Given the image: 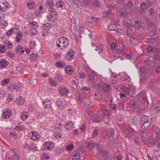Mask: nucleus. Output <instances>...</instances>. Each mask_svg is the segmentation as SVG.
<instances>
[{
    "mask_svg": "<svg viewBox=\"0 0 160 160\" xmlns=\"http://www.w3.org/2000/svg\"><path fill=\"white\" fill-rule=\"evenodd\" d=\"M95 143H89L87 145V147L89 149H93L95 148Z\"/></svg>",
    "mask_w": 160,
    "mask_h": 160,
    "instance_id": "nucleus-43",
    "label": "nucleus"
},
{
    "mask_svg": "<svg viewBox=\"0 0 160 160\" xmlns=\"http://www.w3.org/2000/svg\"><path fill=\"white\" fill-rule=\"evenodd\" d=\"M68 43V40L66 37H63L59 38L58 41L56 42L57 46L61 49L67 48Z\"/></svg>",
    "mask_w": 160,
    "mask_h": 160,
    "instance_id": "nucleus-1",
    "label": "nucleus"
},
{
    "mask_svg": "<svg viewBox=\"0 0 160 160\" xmlns=\"http://www.w3.org/2000/svg\"><path fill=\"white\" fill-rule=\"evenodd\" d=\"M55 65L57 67L62 68L64 66L65 64L63 62H58L56 63Z\"/></svg>",
    "mask_w": 160,
    "mask_h": 160,
    "instance_id": "nucleus-37",
    "label": "nucleus"
},
{
    "mask_svg": "<svg viewBox=\"0 0 160 160\" xmlns=\"http://www.w3.org/2000/svg\"><path fill=\"white\" fill-rule=\"evenodd\" d=\"M43 12L40 11L38 10H36L35 12V15L37 17H39L40 16Z\"/></svg>",
    "mask_w": 160,
    "mask_h": 160,
    "instance_id": "nucleus-59",
    "label": "nucleus"
},
{
    "mask_svg": "<svg viewBox=\"0 0 160 160\" xmlns=\"http://www.w3.org/2000/svg\"><path fill=\"white\" fill-rule=\"evenodd\" d=\"M84 68L85 70L87 73V75L89 77V79L92 81L96 82V81L95 78L96 76V74L89 67L85 66Z\"/></svg>",
    "mask_w": 160,
    "mask_h": 160,
    "instance_id": "nucleus-2",
    "label": "nucleus"
},
{
    "mask_svg": "<svg viewBox=\"0 0 160 160\" xmlns=\"http://www.w3.org/2000/svg\"><path fill=\"white\" fill-rule=\"evenodd\" d=\"M148 160H156V156L154 157L151 154L148 155Z\"/></svg>",
    "mask_w": 160,
    "mask_h": 160,
    "instance_id": "nucleus-55",
    "label": "nucleus"
},
{
    "mask_svg": "<svg viewBox=\"0 0 160 160\" xmlns=\"http://www.w3.org/2000/svg\"><path fill=\"white\" fill-rule=\"evenodd\" d=\"M22 34H19L18 33L16 36V39L17 40H16L18 42H20L21 40L22 39Z\"/></svg>",
    "mask_w": 160,
    "mask_h": 160,
    "instance_id": "nucleus-46",
    "label": "nucleus"
},
{
    "mask_svg": "<svg viewBox=\"0 0 160 160\" xmlns=\"http://www.w3.org/2000/svg\"><path fill=\"white\" fill-rule=\"evenodd\" d=\"M53 143L50 142H46L44 144V148L45 149L51 150L53 148Z\"/></svg>",
    "mask_w": 160,
    "mask_h": 160,
    "instance_id": "nucleus-9",
    "label": "nucleus"
},
{
    "mask_svg": "<svg viewBox=\"0 0 160 160\" xmlns=\"http://www.w3.org/2000/svg\"><path fill=\"white\" fill-rule=\"evenodd\" d=\"M132 28H129L127 31V35L129 37H131L132 35V33L131 32Z\"/></svg>",
    "mask_w": 160,
    "mask_h": 160,
    "instance_id": "nucleus-52",
    "label": "nucleus"
},
{
    "mask_svg": "<svg viewBox=\"0 0 160 160\" xmlns=\"http://www.w3.org/2000/svg\"><path fill=\"white\" fill-rule=\"evenodd\" d=\"M136 132L132 127L130 126L129 128H126L125 129L124 132L126 134V136H128L133 134Z\"/></svg>",
    "mask_w": 160,
    "mask_h": 160,
    "instance_id": "nucleus-5",
    "label": "nucleus"
},
{
    "mask_svg": "<svg viewBox=\"0 0 160 160\" xmlns=\"http://www.w3.org/2000/svg\"><path fill=\"white\" fill-rule=\"evenodd\" d=\"M141 25L142 24L141 22L139 21H136L134 24V26L135 28L139 29V28L141 27Z\"/></svg>",
    "mask_w": 160,
    "mask_h": 160,
    "instance_id": "nucleus-34",
    "label": "nucleus"
},
{
    "mask_svg": "<svg viewBox=\"0 0 160 160\" xmlns=\"http://www.w3.org/2000/svg\"><path fill=\"white\" fill-rule=\"evenodd\" d=\"M16 102L19 105L22 104L24 102L23 97L20 96L16 99Z\"/></svg>",
    "mask_w": 160,
    "mask_h": 160,
    "instance_id": "nucleus-19",
    "label": "nucleus"
},
{
    "mask_svg": "<svg viewBox=\"0 0 160 160\" xmlns=\"http://www.w3.org/2000/svg\"><path fill=\"white\" fill-rule=\"evenodd\" d=\"M57 15V12H51L48 14V18L50 21L54 20L56 18Z\"/></svg>",
    "mask_w": 160,
    "mask_h": 160,
    "instance_id": "nucleus-11",
    "label": "nucleus"
},
{
    "mask_svg": "<svg viewBox=\"0 0 160 160\" xmlns=\"http://www.w3.org/2000/svg\"><path fill=\"white\" fill-rule=\"evenodd\" d=\"M83 104L86 106L89 105L91 104V101L87 98H83L82 99Z\"/></svg>",
    "mask_w": 160,
    "mask_h": 160,
    "instance_id": "nucleus-24",
    "label": "nucleus"
},
{
    "mask_svg": "<svg viewBox=\"0 0 160 160\" xmlns=\"http://www.w3.org/2000/svg\"><path fill=\"white\" fill-rule=\"evenodd\" d=\"M103 119V116L102 115H98L97 116L96 121L97 122H99L102 121Z\"/></svg>",
    "mask_w": 160,
    "mask_h": 160,
    "instance_id": "nucleus-42",
    "label": "nucleus"
},
{
    "mask_svg": "<svg viewBox=\"0 0 160 160\" xmlns=\"http://www.w3.org/2000/svg\"><path fill=\"white\" fill-rule=\"evenodd\" d=\"M138 98L139 100L142 102L147 103L148 100L146 92L144 91L140 92L138 96Z\"/></svg>",
    "mask_w": 160,
    "mask_h": 160,
    "instance_id": "nucleus-3",
    "label": "nucleus"
},
{
    "mask_svg": "<svg viewBox=\"0 0 160 160\" xmlns=\"http://www.w3.org/2000/svg\"><path fill=\"white\" fill-rule=\"evenodd\" d=\"M4 46L5 47H7L8 48H11V47H12V44L11 42L7 40L6 41H4Z\"/></svg>",
    "mask_w": 160,
    "mask_h": 160,
    "instance_id": "nucleus-23",
    "label": "nucleus"
},
{
    "mask_svg": "<svg viewBox=\"0 0 160 160\" xmlns=\"http://www.w3.org/2000/svg\"><path fill=\"white\" fill-rule=\"evenodd\" d=\"M7 54L10 58H12L14 56V53L10 51L7 52Z\"/></svg>",
    "mask_w": 160,
    "mask_h": 160,
    "instance_id": "nucleus-62",
    "label": "nucleus"
},
{
    "mask_svg": "<svg viewBox=\"0 0 160 160\" xmlns=\"http://www.w3.org/2000/svg\"><path fill=\"white\" fill-rule=\"evenodd\" d=\"M52 102L48 99H46L43 102V107L46 108H49L51 107Z\"/></svg>",
    "mask_w": 160,
    "mask_h": 160,
    "instance_id": "nucleus-14",
    "label": "nucleus"
},
{
    "mask_svg": "<svg viewBox=\"0 0 160 160\" xmlns=\"http://www.w3.org/2000/svg\"><path fill=\"white\" fill-rule=\"evenodd\" d=\"M108 28L110 31H116L117 29L116 25L113 24H111L108 25Z\"/></svg>",
    "mask_w": 160,
    "mask_h": 160,
    "instance_id": "nucleus-26",
    "label": "nucleus"
},
{
    "mask_svg": "<svg viewBox=\"0 0 160 160\" xmlns=\"http://www.w3.org/2000/svg\"><path fill=\"white\" fill-rule=\"evenodd\" d=\"M73 51L72 50H70L66 56V58L68 60H71L74 57Z\"/></svg>",
    "mask_w": 160,
    "mask_h": 160,
    "instance_id": "nucleus-8",
    "label": "nucleus"
},
{
    "mask_svg": "<svg viewBox=\"0 0 160 160\" xmlns=\"http://www.w3.org/2000/svg\"><path fill=\"white\" fill-rule=\"evenodd\" d=\"M28 117L27 112H22L21 114V119L23 121L25 120Z\"/></svg>",
    "mask_w": 160,
    "mask_h": 160,
    "instance_id": "nucleus-31",
    "label": "nucleus"
},
{
    "mask_svg": "<svg viewBox=\"0 0 160 160\" xmlns=\"http://www.w3.org/2000/svg\"><path fill=\"white\" fill-rule=\"evenodd\" d=\"M11 86L13 88V89H14L17 91H19L21 88V83H18L12 85H11Z\"/></svg>",
    "mask_w": 160,
    "mask_h": 160,
    "instance_id": "nucleus-17",
    "label": "nucleus"
},
{
    "mask_svg": "<svg viewBox=\"0 0 160 160\" xmlns=\"http://www.w3.org/2000/svg\"><path fill=\"white\" fill-rule=\"evenodd\" d=\"M130 41L132 44L134 45L137 44L138 43V42L137 40L133 38H131L130 39Z\"/></svg>",
    "mask_w": 160,
    "mask_h": 160,
    "instance_id": "nucleus-32",
    "label": "nucleus"
},
{
    "mask_svg": "<svg viewBox=\"0 0 160 160\" xmlns=\"http://www.w3.org/2000/svg\"><path fill=\"white\" fill-rule=\"evenodd\" d=\"M59 94L61 95L67 96L68 93V89L65 88H60L59 89Z\"/></svg>",
    "mask_w": 160,
    "mask_h": 160,
    "instance_id": "nucleus-10",
    "label": "nucleus"
},
{
    "mask_svg": "<svg viewBox=\"0 0 160 160\" xmlns=\"http://www.w3.org/2000/svg\"><path fill=\"white\" fill-rule=\"evenodd\" d=\"M102 113L104 115H108L109 116V112L108 110H107L106 109H102Z\"/></svg>",
    "mask_w": 160,
    "mask_h": 160,
    "instance_id": "nucleus-60",
    "label": "nucleus"
},
{
    "mask_svg": "<svg viewBox=\"0 0 160 160\" xmlns=\"http://www.w3.org/2000/svg\"><path fill=\"white\" fill-rule=\"evenodd\" d=\"M57 105L60 109H63L66 106V102L62 98H59L57 101Z\"/></svg>",
    "mask_w": 160,
    "mask_h": 160,
    "instance_id": "nucleus-4",
    "label": "nucleus"
},
{
    "mask_svg": "<svg viewBox=\"0 0 160 160\" xmlns=\"http://www.w3.org/2000/svg\"><path fill=\"white\" fill-rule=\"evenodd\" d=\"M8 25V23L6 21L3 20L0 22V28H5Z\"/></svg>",
    "mask_w": 160,
    "mask_h": 160,
    "instance_id": "nucleus-29",
    "label": "nucleus"
},
{
    "mask_svg": "<svg viewBox=\"0 0 160 160\" xmlns=\"http://www.w3.org/2000/svg\"><path fill=\"white\" fill-rule=\"evenodd\" d=\"M99 19L93 17H89L86 19L87 22L90 23H94L96 22L99 20Z\"/></svg>",
    "mask_w": 160,
    "mask_h": 160,
    "instance_id": "nucleus-13",
    "label": "nucleus"
},
{
    "mask_svg": "<svg viewBox=\"0 0 160 160\" xmlns=\"http://www.w3.org/2000/svg\"><path fill=\"white\" fill-rule=\"evenodd\" d=\"M12 160H19V156L17 154L15 153L12 156Z\"/></svg>",
    "mask_w": 160,
    "mask_h": 160,
    "instance_id": "nucleus-51",
    "label": "nucleus"
},
{
    "mask_svg": "<svg viewBox=\"0 0 160 160\" xmlns=\"http://www.w3.org/2000/svg\"><path fill=\"white\" fill-rule=\"evenodd\" d=\"M48 81L50 84L53 86H55L57 84V81L53 79L49 78Z\"/></svg>",
    "mask_w": 160,
    "mask_h": 160,
    "instance_id": "nucleus-39",
    "label": "nucleus"
},
{
    "mask_svg": "<svg viewBox=\"0 0 160 160\" xmlns=\"http://www.w3.org/2000/svg\"><path fill=\"white\" fill-rule=\"evenodd\" d=\"M94 97L98 100H100L102 98V94L101 92H97L95 94Z\"/></svg>",
    "mask_w": 160,
    "mask_h": 160,
    "instance_id": "nucleus-28",
    "label": "nucleus"
},
{
    "mask_svg": "<svg viewBox=\"0 0 160 160\" xmlns=\"http://www.w3.org/2000/svg\"><path fill=\"white\" fill-rule=\"evenodd\" d=\"M142 123L141 126L142 130H141V131L142 132H144L145 130L148 129L151 126V123L150 121L143 122Z\"/></svg>",
    "mask_w": 160,
    "mask_h": 160,
    "instance_id": "nucleus-7",
    "label": "nucleus"
},
{
    "mask_svg": "<svg viewBox=\"0 0 160 160\" xmlns=\"http://www.w3.org/2000/svg\"><path fill=\"white\" fill-rule=\"evenodd\" d=\"M147 6L145 3L142 2L141 3L140 6V9L142 10H145L147 8Z\"/></svg>",
    "mask_w": 160,
    "mask_h": 160,
    "instance_id": "nucleus-53",
    "label": "nucleus"
},
{
    "mask_svg": "<svg viewBox=\"0 0 160 160\" xmlns=\"http://www.w3.org/2000/svg\"><path fill=\"white\" fill-rule=\"evenodd\" d=\"M68 75H70L72 74L73 72V68L70 66H67L65 69Z\"/></svg>",
    "mask_w": 160,
    "mask_h": 160,
    "instance_id": "nucleus-15",
    "label": "nucleus"
},
{
    "mask_svg": "<svg viewBox=\"0 0 160 160\" xmlns=\"http://www.w3.org/2000/svg\"><path fill=\"white\" fill-rule=\"evenodd\" d=\"M10 81V79H4L3 81L2 82V85H4L5 84H7Z\"/></svg>",
    "mask_w": 160,
    "mask_h": 160,
    "instance_id": "nucleus-58",
    "label": "nucleus"
},
{
    "mask_svg": "<svg viewBox=\"0 0 160 160\" xmlns=\"http://www.w3.org/2000/svg\"><path fill=\"white\" fill-rule=\"evenodd\" d=\"M128 124L130 126H132L133 125L135 126V124L134 123L132 117H130L128 120Z\"/></svg>",
    "mask_w": 160,
    "mask_h": 160,
    "instance_id": "nucleus-47",
    "label": "nucleus"
},
{
    "mask_svg": "<svg viewBox=\"0 0 160 160\" xmlns=\"http://www.w3.org/2000/svg\"><path fill=\"white\" fill-rule=\"evenodd\" d=\"M116 30L118 34L119 35L122 36L125 34V32L122 29H117Z\"/></svg>",
    "mask_w": 160,
    "mask_h": 160,
    "instance_id": "nucleus-45",
    "label": "nucleus"
},
{
    "mask_svg": "<svg viewBox=\"0 0 160 160\" xmlns=\"http://www.w3.org/2000/svg\"><path fill=\"white\" fill-rule=\"evenodd\" d=\"M74 147V145L73 144L70 143L69 145H67L65 148V149L68 151L71 150Z\"/></svg>",
    "mask_w": 160,
    "mask_h": 160,
    "instance_id": "nucleus-38",
    "label": "nucleus"
},
{
    "mask_svg": "<svg viewBox=\"0 0 160 160\" xmlns=\"http://www.w3.org/2000/svg\"><path fill=\"white\" fill-rule=\"evenodd\" d=\"M7 63V61L4 59H2L0 61V65L2 68L6 67L8 65Z\"/></svg>",
    "mask_w": 160,
    "mask_h": 160,
    "instance_id": "nucleus-25",
    "label": "nucleus"
},
{
    "mask_svg": "<svg viewBox=\"0 0 160 160\" xmlns=\"http://www.w3.org/2000/svg\"><path fill=\"white\" fill-rule=\"evenodd\" d=\"M51 25L48 23H47L43 25L42 27L43 29L49 30L51 28Z\"/></svg>",
    "mask_w": 160,
    "mask_h": 160,
    "instance_id": "nucleus-40",
    "label": "nucleus"
},
{
    "mask_svg": "<svg viewBox=\"0 0 160 160\" xmlns=\"http://www.w3.org/2000/svg\"><path fill=\"white\" fill-rule=\"evenodd\" d=\"M55 80L57 81H58L60 82H61L62 81V79L60 77L59 75H56L55 77Z\"/></svg>",
    "mask_w": 160,
    "mask_h": 160,
    "instance_id": "nucleus-61",
    "label": "nucleus"
},
{
    "mask_svg": "<svg viewBox=\"0 0 160 160\" xmlns=\"http://www.w3.org/2000/svg\"><path fill=\"white\" fill-rule=\"evenodd\" d=\"M127 15V13L125 12L118 11L117 13V17H122L126 16Z\"/></svg>",
    "mask_w": 160,
    "mask_h": 160,
    "instance_id": "nucleus-30",
    "label": "nucleus"
},
{
    "mask_svg": "<svg viewBox=\"0 0 160 160\" xmlns=\"http://www.w3.org/2000/svg\"><path fill=\"white\" fill-rule=\"evenodd\" d=\"M126 50L124 48H122L119 51V53L120 55H124L125 54Z\"/></svg>",
    "mask_w": 160,
    "mask_h": 160,
    "instance_id": "nucleus-56",
    "label": "nucleus"
},
{
    "mask_svg": "<svg viewBox=\"0 0 160 160\" xmlns=\"http://www.w3.org/2000/svg\"><path fill=\"white\" fill-rule=\"evenodd\" d=\"M46 5L48 7H50V8H52L54 6L53 0H48L46 2Z\"/></svg>",
    "mask_w": 160,
    "mask_h": 160,
    "instance_id": "nucleus-27",
    "label": "nucleus"
},
{
    "mask_svg": "<svg viewBox=\"0 0 160 160\" xmlns=\"http://www.w3.org/2000/svg\"><path fill=\"white\" fill-rule=\"evenodd\" d=\"M160 89V84L159 83H155V86L153 88L154 91L155 92H157Z\"/></svg>",
    "mask_w": 160,
    "mask_h": 160,
    "instance_id": "nucleus-33",
    "label": "nucleus"
},
{
    "mask_svg": "<svg viewBox=\"0 0 160 160\" xmlns=\"http://www.w3.org/2000/svg\"><path fill=\"white\" fill-rule=\"evenodd\" d=\"M5 46L1 45H0V53H4L6 50V48H5Z\"/></svg>",
    "mask_w": 160,
    "mask_h": 160,
    "instance_id": "nucleus-50",
    "label": "nucleus"
},
{
    "mask_svg": "<svg viewBox=\"0 0 160 160\" xmlns=\"http://www.w3.org/2000/svg\"><path fill=\"white\" fill-rule=\"evenodd\" d=\"M121 90L127 94H129L130 92L131 91V88L129 86L128 87L126 86H123L121 88Z\"/></svg>",
    "mask_w": 160,
    "mask_h": 160,
    "instance_id": "nucleus-16",
    "label": "nucleus"
},
{
    "mask_svg": "<svg viewBox=\"0 0 160 160\" xmlns=\"http://www.w3.org/2000/svg\"><path fill=\"white\" fill-rule=\"evenodd\" d=\"M155 139L156 142H157L160 141V133L156 134V136Z\"/></svg>",
    "mask_w": 160,
    "mask_h": 160,
    "instance_id": "nucleus-54",
    "label": "nucleus"
},
{
    "mask_svg": "<svg viewBox=\"0 0 160 160\" xmlns=\"http://www.w3.org/2000/svg\"><path fill=\"white\" fill-rule=\"evenodd\" d=\"M124 108V105L122 102H120L118 103V108L120 110L123 109Z\"/></svg>",
    "mask_w": 160,
    "mask_h": 160,
    "instance_id": "nucleus-57",
    "label": "nucleus"
},
{
    "mask_svg": "<svg viewBox=\"0 0 160 160\" xmlns=\"http://www.w3.org/2000/svg\"><path fill=\"white\" fill-rule=\"evenodd\" d=\"M85 148L84 146H80L78 147V149L79 151L81 153L85 151Z\"/></svg>",
    "mask_w": 160,
    "mask_h": 160,
    "instance_id": "nucleus-64",
    "label": "nucleus"
},
{
    "mask_svg": "<svg viewBox=\"0 0 160 160\" xmlns=\"http://www.w3.org/2000/svg\"><path fill=\"white\" fill-rule=\"evenodd\" d=\"M82 155V153L77 152L72 156V159L73 160H79Z\"/></svg>",
    "mask_w": 160,
    "mask_h": 160,
    "instance_id": "nucleus-18",
    "label": "nucleus"
},
{
    "mask_svg": "<svg viewBox=\"0 0 160 160\" xmlns=\"http://www.w3.org/2000/svg\"><path fill=\"white\" fill-rule=\"evenodd\" d=\"M64 126L66 129L71 130L74 127L73 122L71 121L66 122L64 124Z\"/></svg>",
    "mask_w": 160,
    "mask_h": 160,
    "instance_id": "nucleus-6",
    "label": "nucleus"
},
{
    "mask_svg": "<svg viewBox=\"0 0 160 160\" xmlns=\"http://www.w3.org/2000/svg\"><path fill=\"white\" fill-rule=\"evenodd\" d=\"M134 123L135 124V126L136 127L137 124L139 123L140 119L139 118L136 117H132Z\"/></svg>",
    "mask_w": 160,
    "mask_h": 160,
    "instance_id": "nucleus-35",
    "label": "nucleus"
},
{
    "mask_svg": "<svg viewBox=\"0 0 160 160\" xmlns=\"http://www.w3.org/2000/svg\"><path fill=\"white\" fill-rule=\"evenodd\" d=\"M102 88L103 90L106 92H109L111 89L110 86L107 84H105L103 85Z\"/></svg>",
    "mask_w": 160,
    "mask_h": 160,
    "instance_id": "nucleus-20",
    "label": "nucleus"
},
{
    "mask_svg": "<svg viewBox=\"0 0 160 160\" xmlns=\"http://www.w3.org/2000/svg\"><path fill=\"white\" fill-rule=\"evenodd\" d=\"M63 150L62 149H57L55 152V154L56 156H60L61 155L63 152Z\"/></svg>",
    "mask_w": 160,
    "mask_h": 160,
    "instance_id": "nucleus-41",
    "label": "nucleus"
},
{
    "mask_svg": "<svg viewBox=\"0 0 160 160\" xmlns=\"http://www.w3.org/2000/svg\"><path fill=\"white\" fill-rule=\"evenodd\" d=\"M16 51L17 53L20 55H22L24 52V49L23 47L21 45H18L16 48Z\"/></svg>",
    "mask_w": 160,
    "mask_h": 160,
    "instance_id": "nucleus-12",
    "label": "nucleus"
},
{
    "mask_svg": "<svg viewBox=\"0 0 160 160\" xmlns=\"http://www.w3.org/2000/svg\"><path fill=\"white\" fill-rule=\"evenodd\" d=\"M10 115L8 114H6L5 112H3L2 117L3 118H9Z\"/></svg>",
    "mask_w": 160,
    "mask_h": 160,
    "instance_id": "nucleus-63",
    "label": "nucleus"
},
{
    "mask_svg": "<svg viewBox=\"0 0 160 160\" xmlns=\"http://www.w3.org/2000/svg\"><path fill=\"white\" fill-rule=\"evenodd\" d=\"M39 57V55L37 53H33L30 55V59L31 61H34L36 60Z\"/></svg>",
    "mask_w": 160,
    "mask_h": 160,
    "instance_id": "nucleus-21",
    "label": "nucleus"
},
{
    "mask_svg": "<svg viewBox=\"0 0 160 160\" xmlns=\"http://www.w3.org/2000/svg\"><path fill=\"white\" fill-rule=\"evenodd\" d=\"M141 121L142 123L143 122H149V117L147 115H143L142 116L141 118Z\"/></svg>",
    "mask_w": 160,
    "mask_h": 160,
    "instance_id": "nucleus-22",
    "label": "nucleus"
},
{
    "mask_svg": "<svg viewBox=\"0 0 160 160\" xmlns=\"http://www.w3.org/2000/svg\"><path fill=\"white\" fill-rule=\"evenodd\" d=\"M136 104V101L134 100H130L129 103V105L131 107H135Z\"/></svg>",
    "mask_w": 160,
    "mask_h": 160,
    "instance_id": "nucleus-36",
    "label": "nucleus"
},
{
    "mask_svg": "<svg viewBox=\"0 0 160 160\" xmlns=\"http://www.w3.org/2000/svg\"><path fill=\"white\" fill-rule=\"evenodd\" d=\"M90 1L93 3L97 6H100V1L98 0H90Z\"/></svg>",
    "mask_w": 160,
    "mask_h": 160,
    "instance_id": "nucleus-48",
    "label": "nucleus"
},
{
    "mask_svg": "<svg viewBox=\"0 0 160 160\" xmlns=\"http://www.w3.org/2000/svg\"><path fill=\"white\" fill-rule=\"evenodd\" d=\"M63 4L64 2H63L57 1L55 4V6L57 7L61 8L62 7Z\"/></svg>",
    "mask_w": 160,
    "mask_h": 160,
    "instance_id": "nucleus-44",
    "label": "nucleus"
},
{
    "mask_svg": "<svg viewBox=\"0 0 160 160\" xmlns=\"http://www.w3.org/2000/svg\"><path fill=\"white\" fill-rule=\"evenodd\" d=\"M53 136L55 138H59L62 137V135L60 132H57L54 133L53 134Z\"/></svg>",
    "mask_w": 160,
    "mask_h": 160,
    "instance_id": "nucleus-49",
    "label": "nucleus"
}]
</instances>
